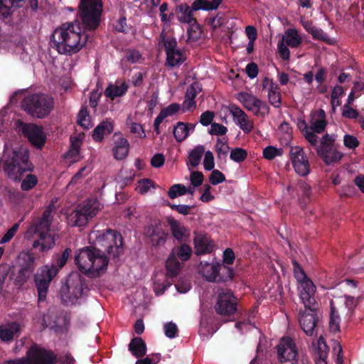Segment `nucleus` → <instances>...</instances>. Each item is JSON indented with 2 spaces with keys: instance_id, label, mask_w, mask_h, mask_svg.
<instances>
[{
  "instance_id": "1",
  "label": "nucleus",
  "mask_w": 364,
  "mask_h": 364,
  "mask_svg": "<svg viewBox=\"0 0 364 364\" xmlns=\"http://www.w3.org/2000/svg\"><path fill=\"white\" fill-rule=\"evenodd\" d=\"M92 247L79 250L75 257L79 270L90 277H98L104 274L109 260L105 255L116 257L122 254V237L116 231L111 230H93L88 236Z\"/></svg>"
},
{
  "instance_id": "2",
  "label": "nucleus",
  "mask_w": 364,
  "mask_h": 364,
  "mask_svg": "<svg viewBox=\"0 0 364 364\" xmlns=\"http://www.w3.org/2000/svg\"><path fill=\"white\" fill-rule=\"evenodd\" d=\"M87 36L82 32L78 23L72 22L62 24L56 28L50 37L51 46L58 53L72 55L84 48Z\"/></svg>"
},
{
  "instance_id": "3",
  "label": "nucleus",
  "mask_w": 364,
  "mask_h": 364,
  "mask_svg": "<svg viewBox=\"0 0 364 364\" xmlns=\"http://www.w3.org/2000/svg\"><path fill=\"white\" fill-rule=\"evenodd\" d=\"M55 211L54 205H49L41 217L32 220L26 232L25 237L28 240L34 235L38 236V239L33 243V247H39L41 252L48 251L55 245V238L50 229Z\"/></svg>"
},
{
  "instance_id": "4",
  "label": "nucleus",
  "mask_w": 364,
  "mask_h": 364,
  "mask_svg": "<svg viewBox=\"0 0 364 364\" xmlns=\"http://www.w3.org/2000/svg\"><path fill=\"white\" fill-rule=\"evenodd\" d=\"M4 169L7 175L14 181H20L23 172L31 171L28 164V153L26 149H12L5 144L3 156Z\"/></svg>"
},
{
  "instance_id": "5",
  "label": "nucleus",
  "mask_w": 364,
  "mask_h": 364,
  "mask_svg": "<svg viewBox=\"0 0 364 364\" xmlns=\"http://www.w3.org/2000/svg\"><path fill=\"white\" fill-rule=\"evenodd\" d=\"M70 249H65L60 256L56 259V265H45L38 269L35 276L36 285L38 292L39 301H44L51 280L57 275L59 269L62 268L68 261L70 254Z\"/></svg>"
},
{
  "instance_id": "6",
  "label": "nucleus",
  "mask_w": 364,
  "mask_h": 364,
  "mask_svg": "<svg viewBox=\"0 0 364 364\" xmlns=\"http://www.w3.org/2000/svg\"><path fill=\"white\" fill-rule=\"evenodd\" d=\"M88 291L84 278L78 272H72L61 287L60 297L65 304H75L82 300Z\"/></svg>"
},
{
  "instance_id": "7",
  "label": "nucleus",
  "mask_w": 364,
  "mask_h": 364,
  "mask_svg": "<svg viewBox=\"0 0 364 364\" xmlns=\"http://www.w3.org/2000/svg\"><path fill=\"white\" fill-rule=\"evenodd\" d=\"M294 274L298 283V291L300 299L306 309H316L315 294L316 287L314 282L306 275L296 262H294Z\"/></svg>"
},
{
  "instance_id": "8",
  "label": "nucleus",
  "mask_w": 364,
  "mask_h": 364,
  "mask_svg": "<svg viewBox=\"0 0 364 364\" xmlns=\"http://www.w3.org/2000/svg\"><path fill=\"white\" fill-rule=\"evenodd\" d=\"M102 6V0H80L79 16L87 29L95 30L99 26Z\"/></svg>"
},
{
  "instance_id": "9",
  "label": "nucleus",
  "mask_w": 364,
  "mask_h": 364,
  "mask_svg": "<svg viewBox=\"0 0 364 364\" xmlns=\"http://www.w3.org/2000/svg\"><path fill=\"white\" fill-rule=\"evenodd\" d=\"M103 205L97 200L89 199L78 205L68 216V224L71 226H84L88 220L102 210Z\"/></svg>"
},
{
  "instance_id": "10",
  "label": "nucleus",
  "mask_w": 364,
  "mask_h": 364,
  "mask_svg": "<svg viewBox=\"0 0 364 364\" xmlns=\"http://www.w3.org/2000/svg\"><path fill=\"white\" fill-rule=\"evenodd\" d=\"M22 106L33 117L43 118L48 115L53 108V99L45 94H35L26 97Z\"/></svg>"
},
{
  "instance_id": "11",
  "label": "nucleus",
  "mask_w": 364,
  "mask_h": 364,
  "mask_svg": "<svg viewBox=\"0 0 364 364\" xmlns=\"http://www.w3.org/2000/svg\"><path fill=\"white\" fill-rule=\"evenodd\" d=\"M237 99L245 109L257 117H264L269 113L267 103L252 94L240 92L237 95Z\"/></svg>"
},
{
  "instance_id": "12",
  "label": "nucleus",
  "mask_w": 364,
  "mask_h": 364,
  "mask_svg": "<svg viewBox=\"0 0 364 364\" xmlns=\"http://www.w3.org/2000/svg\"><path fill=\"white\" fill-rule=\"evenodd\" d=\"M335 139L333 136L326 134L322 138L321 144L317 147V154L327 165L338 161L343 154L333 147Z\"/></svg>"
},
{
  "instance_id": "13",
  "label": "nucleus",
  "mask_w": 364,
  "mask_h": 364,
  "mask_svg": "<svg viewBox=\"0 0 364 364\" xmlns=\"http://www.w3.org/2000/svg\"><path fill=\"white\" fill-rule=\"evenodd\" d=\"M21 268L18 275L12 274L11 279L16 284H23L31 275L34 269L35 257L29 252H22L18 255Z\"/></svg>"
},
{
  "instance_id": "14",
  "label": "nucleus",
  "mask_w": 364,
  "mask_h": 364,
  "mask_svg": "<svg viewBox=\"0 0 364 364\" xmlns=\"http://www.w3.org/2000/svg\"><path fill=\"white\" fill-rule=\"evenodd\" d=\"M237 299L230 290L222 289L218 293L215 306L216 312L220 315L228 316L237 310Z\"/></svg>"
},
{
  "instance_id": "15",
  "label": "nucleus",
  "mask_w": 364,
  "mask_h": 364,
  "mask_svg": "<svg viewBox=\"0 0 364 364\" xmlns=\"http://www.w3.org/2000/svg\"><path fill=\"white\" fill-rule=\"evenodd\" d=\"M289 156L294 171L297 174L301 176H306L310 173L309 162L301 147H291Z\"/></svg>"
},
{
  "instance_id": "16",
  "label": "nucleus",
  "mask_w": 364,
  "mask_h": 364,
  "mask_svg": "<svg viewBox=\"0 0 364 364\" xmlns=\"http://www.w3.org/2000/svg\"><path fill=\"white\" fill-rule=\"evenodd\" d=\"M27 364H54L56 356L53 352L38 346L31 347L26 353Z\"/></svg>"
},
{
  "instance_id": "17",
  "label": "nucleus",
  "mask_w": 364,
  "mask_h": 364,
  "mask_svg": "<svg viewBox=\"0 0 364 364\" xmlns=\"http://www.w3.org/2000/svg\"><path fill=\"white\" fill-rule=\"evenodd\" d=\"M230 113L232 116L234 122L245 133H250L253 130L254 123L252 119L239 107L230 105L228 107Z\"/></svg>"
},
{
  "instance_id": "18",
  "label": "nucleus",
  "mask_w": 364,
  "mask_h": 364,
  "mask_svg": "<svg viewBox=\"0 0 364 364\" xmlns=\"http://www.w3.org/2000/svg\"><path fill=\"white\" fill-rule=\"evenodd\" d=\"M297 355V348L293 340L289 337L282 338L277 346V356L280 361L293 360Z\"/></svg>"
},
{
  "instance_id": "19",
  "label": "nucleus",
  "mask_w": 364,
  "mask_h": 364,
  "mask_svg": "<svg viewBox=\"0 0 364 364\" xmlns=\"http://www.w3.org/2000/svg\"><path fill=\"white\" fill-rule=\"evenodd\" d=\"M23 131L33 146L41 148L44 145L46 137L42 127L28 124L23 126Z\"/></svg>"
},
{
  "instance_id": "20",
  "label": "nucleus",
  "mask_w": 364,
  "mask_h": 364,
  "mask_svg": "<svg viewBox=\"0 0 364 364\" xmlns=\"http://www.w3.org/2000/svg\"><path fill=\"white\" fill-rule=\"evenodd\" d=\"M316 309H306V311L301 314L299 321L301 328L307 336H312L317 323Z\"/></svg>"
},
{
  "instance_id": "21",
  "label": "nucleus",
  "mask_w": 364,
  "mask_h": 364,
  "mask_svg": "<svg viewBox=\"0 0 364 364\" xmlns=\"http://www.w3.org/2000/svg\"><path fill=\"white\" fill-rule=\"evenodd\" d=\"M331 303H334V306H336L341 314L350 316L358 304L359 298L344 295L331 300Z\"/></svg>"
},
{
  "instance_id": "22",
  "label": "nucleus",
  "mask_w": 364,
  "mask_h": 364,
  "mask_svg": "<svg viewBox=\"0 0 364 364\" xmlns=\"http://www.w3.org/2000/svg\"><path fill=\"white\" fill-rule=\"evenodd\" d=\"M262 87L268 92L269 102L275 107L281 105V94L278 85L273 80L265 77L262 82Z\"/></svg>"
},
{
  "instance_id": "23",
  "label": "nucleus",
  "mask_w": 364,
  "mask_h": 364,
  "mask_svg": "<svg viewBox=\"0 0 364 364\" xmlns=\"http://www.w3.org/2000/svg\"><path fill=\"white\" fill-rule=\"evenodd\" d=\"M220 267L221 264L217 262H213L211 263L200 262L199 272L208 281H218L220 279L218 272Z\"/></svg>"
},
{
  "instance_id": "24",
  "label": "nucleus",
  "mask_w": 364,
  "mask_h": 364,
  "mask_svg": "<svg viewBox=\"0 0 364 364\" xmlns=\"http://www.w3.org/2000/svg\"><path fill=\"white\" fill-rule=\"evenodd\" d=\"M200 90L199 85L196 82L193 83L187 88L185 100L182 105L183 112L192 111L196 107L195 98Z\"/></svg>"
},
{
  "instance_id": "25",
  "label": "nucleus",
  "mask_w": 364,
  "mask_h": 364,
  "mask_svg": "<svg viewBox=\"0 0 364 364\" xmlns=\"http://www.w3.org/2000/svg\"><path fill=\"white\" fill-rule=\"evenodd\" d=\"M115 139L112 148L114 157L117 160H122L127 157L129 150L128 141L121 134L114 135Z\"/></svg>"
},
{
  "instance_id": "26",
  "label": "nucleus",
  "mask_w": 364,
  "mask_h": 364,
  "mask_svg": "<svg viewBox=\"0 0 364 364\" xmlns=\"http://www.w3.org/2000/svg\"><path fill=\"white\" fill-rule=\"evenodd\" d=\"M193 242L196 254L198 255L210 253L214 247L213 241L208 236L202 234H196Z\"/></svg>"
},
{
  "instance_id": "27",
  "label": "nucleus",
  "mask_w": 364,
  "mask_h": 364,
  "mask_svg": "<svg viewBox=\"0 0 364 364\" xmlns=\"http://www.w3.org/2000/svg\"><path fill=\"white\" fill-rule=\"evenodd\" d=\"M301 23L304 29L310 33L314 38L327 42L329 44H332L333 43V41L323 33L321 29L315 27L311 21H306L304 18H301Z\"/></svg>"
},
{
  "instance_id": "28",
  "label": "nucleus",
  "mask_w": 364,
  "mask_h": 364,
  "mask_svg": "<svg viewBox=\"0 0 364 364\" xmlns=\"http://www.w3.org/2000/svg\"><path fill=\"white\" fill-rule=\"evenodd\" d=\"M310 124L314 132L321 133L326 126L325 112L322 109L313 112L311 114Z\"/></svg>"
},
{
  "instance_id": "29",
  "label": "nucleus",
  "mask_w": 364,
  "mask_h": 364,
  "mask_svg": "<svg viewBox=\"0 0 364 364\" xmlns=\"http://www.w3.org/2000/svg\"><path fill=\"white\" fill-rule=\"evenodd\" d=\"M146 234L150 237L152 244L155 246L164 244L168 236L167 232L164 231L161 225L150 227Z\"/></svg>"
},
{
  "instance_id": "30",
  "label": "nucleus",
  "mask_w": 364,
  "mask_h": 364,
  "mask_svg": "<svg viewBox=\"0 0 364 364\" xmlns=\"http://www.w3.org/2000/svg\"><path fill=\"white\" fill-rule=\"evenodd\" d=\"M20 326L17 323H9L0 326V339L4 342H8L18 333Z\"/></svg>"
},
{
  "instance_id": "31",
  "label": "nucleus",
  "mask_w": 364,
  "mask_h": 364,
  "mask_svg": "<svg viewBox=\"0 0 364 364\" xmlns=\"http://www.w3.org/2000/svg\"><path fill=\"white\" fill-rule=\"evenodd\" d=\"M128 89V84L125 82H117L109 85L105 90V94L107 97L114 99V97L124 95Z\"/></svg>"
},
{
  "instance_id": "32",
  "label": "nucleus",
  "mask_w": 364,
  "mask_h": 364,
  "mask_svg": "<svg viewBox=\"0 0 364 364\" xmlns=\"http://www.w3.org/2000/svg\"><path fill=\"white\" fill-rule=\"evenodd\" d=\"M113 131V125L111 121L105 120L97 125L92 133V138L96 141H102L104 136Z\"/></svg>"
},
{
  "instance_id": "33",
  "label": "nucleus",
  "mask_w": 364,
  "mask_h": 364,
  "mask_svg": "<svg viewBox=\"0 0 364 364\" xmlns=\"http://www.w3.org/2000/svg\"><path fill=\"white\" fill-rule=\"evenodd\" d=\"M195 126L192 124L178 122L173 129V135L178 141H182L194 130Z\"/></svg>"
},
{
  "instance_id": "34",
  "label": "nucleus",
  "mask_w": 364,
  "mask_h": 364,
  "mask_svg": "<svg viewBox=\"0 0 364 364\" xmlns=\"http://www.w3.org/2000/svg\"><path fill=\"white\" fill-rule=\"evenodd\" d=\"M168 223L170 225L172 234L176 240L183 241L186 239L188 237V231L183 225L172 218L168 219Z\"/></svg>"
},
{
  "instance_id": "35",
  "label": "nucleus",
  "mask_w": 364,
  "mask_h": 364,
  "mask_svg": "<svg viewBox=\"0 0 364 364\" xmlns=\"http://www.w3.org/2000/svg\"><path fill=\"white\" fill-rule=\"evenodd\" d=\"M282 42L288 46L296 48L301 43L302 38L297 30L295 28H288L282 36Z\"/></svg>"
},
{
  "instance_id": "36",
  "label": "nucleus",
  "mask_w": 364,
  "mask_h": 364,
  "mask_svg": "<svg viewBox=\"0 0 364 364\" xmlns=\"http://www.w3.org/2000/svg\"><path fill=\"white\" fill-rule=\"evenodd\" d=\"M176 14L178 20L181 23H192L195 21L192 16V10L186 4L177 6Z\"/></svg>"
},
{
  "instance_id": "37",
  "label": "nucleus",
  "mask_w": 364,
  "mask_h": 364,
  "mask_svg": "<svg viewBox=\"0 0 364 364\" xmlns=\"http://www.w3.org/2000/svg\"><path fill=\"white\" fill-rule=\"evenodd\" d=\"M129 350L136 358H141L146 352V346L141 338H134L129 345Z\"/></svg>"
},
{
  "instance_id": "38",
  "label": "nucleus",
  "mask_w": 364,
  "mask_h": 364,
  "mask_svg": "<svg viewBox=\"0 0 364 364\" xmlns=\"http://www.w3.org/2000/svg\"><path fill=\"white\" fill-rule=\"evenodd\" d=\"M168 275L164 273L156 274L154 277V289L156 295L162 294L170 286V282L167 279Z\"/></svg>"
},
{
  "instance_id": "39",
  "label": "nucleus",
  "mask_w": 364,
  "mask_h": 364,
  "mask_svg": "<svg viewBox=\"0 0 364 364\" xmlns=\"http://www.w3.org/2000/svg\"><path fill=\"white\" fill-rule=\"evenodd\" d=\"M71 145L68 151L65 154V157L69 159L71 161H75L78 159L80 154V149L81 146V137L71 136L70 137Z\"/></svg>"
},
{
  "instance_id": "40",
  "label": "nucleus",
  "mask_w": 364,
  "mask_h": 364,
  "mask_svg": "<svg viewBox=\"0 0 364 364\" xmlns=\"http://www.w3.org/2000/svg\"><path fill=\"white\" fill-rule=\"evenodd\" d=\"M185 60L186 56L184 53L179 49L173 51H169L168 53H166V63L168 66H179Z\"/></svg>"
},
{
  "instance_id": "41",
  "label": "nucleus",
  "mask_w": 364,
  "mask_h": 364,
  "mask_svg": "<svg viewBox=\"0 0 364 364\" xmlns=\"http://www.w3.org/2000/svg\"><path fill=\"white\" fill-rule=\"evenodd\" d=\"M26 0H0V13L4 17L9 14L11 8H20L23 6Z\"/></svg>"
},
{
  "instance_id": "42",
  "label": "nucleus",
  "mask_w": 364,
  "mask_h": 364,
  "mask_svg": "<svg viewBox=\"0 0 364 364\" xmlns=\"http://www.w3.org/2000/svg\"><path fill=\"white\" fill-rule=\"evenodd\" d=\"M204 151L205 149L203 146H198L191 151L188 164L189 169H191V167L195 168L200 164Z\"/></svg>"
},
{
  "instance_id": "43",
  "label": "nucleus",
  "mask_w": 364,
  "mask_h": 364,
  "mask_svg": "<svg viewBox=\"0 0 364 364\" xmlns=\"http://www.w3.org/2000/svg\"><path fill=\"white\" fill-rule=\"evenodd\" d=\"M339 311L336 306H334V303H331V315L329 321L330 331L336 333L340 329V316Z\"/></svg>"
},
{
  "instance_id": "44",
  "label": "nucleus",
  "mask_w": 364,
  "mask_h": 364,
  "mask_svg": "<svg viewBox=\"0 0 364 364\" xmlns=\"http://www.w3.org/2000/svg\"><path fill=\"white\" fill-rule=\"evenodd\" d=\"M166 268L168 277H175L178 274L181 268V264L177 260L174 252H172L166 261Z\"/></svg>"
},
{
  "instance_id": "45",
  "label": "nucleus",
  "mask_w": 364,
  "mask_h": 364,
  "mask_svg": "<svg viewBox=\"0 0 364 364\" xmlns=\"http://www.w3.org/2000/svg\"><path fill=\"white\" fill-rule=\"evenodd\" d=\"M127 126L129 128L130 132L134 134L136 137L144 139L146 137L145 132L140 124L133 122L130 116H129L126 121Z\"/></svg>"
},
{
  "instance_id": "46",
  "label": "nucleus",
  "mask_w": 364,
  "mask_h": 364,
  "mask_svg": "<svg viewBox=\"0 0 364 364\" xmlns=\"http://www.w3.org/2000/svg\"><path fill=\"white\" fill-rule=\"evenodd\" d=\"M77 123L84 129L92 127L91 119L86 108H82L77 115Z\"/></svg>"
},
{
  "instance_id": "47",
  "label": "nucleus",
  "mask_w": 364,
  "mask_h": 364,
  "mask_svg": "<svg viewBox=\"0 0 364 364\" xmlns=\"http://www.w3.org/2000/svg\"><path fill=\"white\" fill-rule=\"evenodd\" d=\"M154 189H155L154 182L147 178L139 181L136 187V191L141 194H145Z\"/></svg>"
},
{
  "instance_id": "48",
  "label": "nucleus",
  "mask_w": 364,
  "mask_h": 364,
  "mask_svg": "<svg viewBox=\"0 0 364 364\" xmlns=\"http://www.w3.org/2000/svg\"><path fill=\"white\" fill-rule=\"evenodd\" d=\"M38 183V178L35 175L28 174L22 180L21 188L23 191H29L34 188Z\"/></svg>"
},
{
  "instance_id": "49",
  "label": "nucleus",
  "mask_w": 364,
  "mask_h": 364,
  "mask_svg": "<svg viewBox=\"0 0 364 364\" xmlns=\"http://www.w3.org/2000/svg\"><path fill=\"white\" fill-rule=\"evenodd\" d=\"M283 154V149L281 148H277L272 146H267L263 150V156L268 160H272L277 156H282Z\"/></svg>"
},
{
  "instance_id": "50",
  "label": "nucleus",
  "mask_w": 364,
  "mask_h": 364,
  "mask_svg": "<svg viewBox=\"0 0 364 364\" xmlns=\"http://www.w3.org/2000/svg\"><path fill=\"white\" fill-rule=\"evenodd\" d=\"M93 166L92 162H87L79 171L73 177L70 183H76L87 176L92 170Z\"/></svg>"
},
{
  "instance_id": "51",
  "label": "nucleus",
  "mask_w": 364,
  "mask_h": 364,
  "mask_svg": "<svg viewBox=\"0 0 364 364\" xmlns=\"http://www.w3.org/2000/svg\"><path fill=\"white\" fill-rule=\"evenodd\" d=\"M181 106L179 104L173 103L168 105L167 107L163 109L159 116L162 119H165L168 117H171L176 114L180 110Z\"/></svg>"
},
{
  "instance_id": "52",
  "label": "nucleus",
  "mask_w": 364,
  "mask_h": 364,
  "mask_svg": "<svg viewBox=\"0 0 364 364\" xmlns=\"http://www.w3.org/2000/svg\"><path fill=\"white\" fill-rule=\"evenodd\" d=\"M185 194H186V186L183 184L173 185L168 192V195L171 199Z\"/></svg>"
},
{
  "instance_id": "53",
  "label": "nucleus",
  "mask_w": 364,
  "mask_h": 364,
  "mask_svg": "<svg viewBox=\"0 0 364 364\" xmlns=\"http://www.w3.org/2000/svg\"><path fill=\"white\" fill-rule=\"evenodd\" d=\"M247 156V151L242 148H235L230 151V158L233 161L240 163L243 161Z\"/></svg>"
},
{
  "instance_id": "54",
  "label": "nucleus",
  "mask_w": 364,
  "mask_h": 364,
  "mask_svg": "<svg viewBox=\"0 0 364 364\" xmlns=\"http://www.w3.org/2000/svg\"><path fill=\"white\" fill-rule=\"evenodd\" d=\"M315 349L318 357L328 356V348L322 336H320L318 339Z\"/></svg>"
},
{
  "instance_id": "55",
  "label": "nucleus",
  "mask_w": 364,
  "mask_h": 364,
  "mask_svg": "<svg viewBox=\"0 0 364 364\" xmlns=\"http://www.w3.org/2000/svg\"><path fill=\"white\" fill-rule=\"evenodd\" d=\"M176 254L182 261H186L190 258L192 250L190 246L183 244L176 250Z\"/></svg>"
},
{
  "instance_id": "56",
  "label": "nucleus",
  "mask_w": 364,
  "mask_h": 364,
  "mask_svg": "<svg viewBox=\"0 0 364 364\" xmlns=\"http://www.w3.org/2000/svg\"><path fill=\"white\" fill-rule=\"evenodd\" d=\"M19 228V224H14L11 228H9L7 232L3 235L1 239L0 240V244H6L11 241L12 238L15 236L16 232H18Z\"/></svg>"
},
{
  "instance_id": "57",
  "label": "nucleus",
  "mask_w": 364,
  "mask_h": 364,
  "mask_svg": "<svg viewBox=\"0 0 364 364\" xmlns=\"http://www.w3.org/2000/svg\"><path fill=\"white\" fill-rule=\"evenodd\" d=\"M164 333L169 338H175L178 334V327L175 323H166L164 326Z\"/></svg>"
},
{
  "instance_id": "58",
  "label": "nucleus",
  "mask_w": 364,
  "mask_h": 364,
  "mask_svg": "<svg viewBox=\"0 0 364 364\" xmlns=\"http://www.w3.org/2000/svg\"><path fill=\"white\" fill-rule=\"evenodd\" d=\"M204 168L206 171H211L215 167V160L213 154L210 151H207L205 153L203 159Z\"/></svg>"
},
{
  "instance_id": "59",
  "label": "nucleus",
  "mask_w": 364,
  "mask_h": 364,
  "mask_svg": "<svg viewBox=\"0 0 364 364\" xmlns=\"http://www.w3.org/2000/svg\"><path fill=\"white\" fill-rule=\"evenodd\" d=\"M161 42L164 43L166 53L169 51H173L178 49L176 48L177 42L175 38H166L161 36Z\"/></svg>"
},
{
  "instance_id": "60",
  "label": "nucleus",
  "mask_w": 364,
  "mask_h": 364,
  "mask_svg": "<svg viewBox=\"0 0 364 364\" xmlns=\"http://www.w3.org/2000/svg\"><path fill=\"white\" fill-rule=\"evenodd\" d=\"M224 174L218 170H213L211 173L209 181L212 185H217L225 181Z\"/></svg>"
},
{
  "instance_id": "61",
  "label": "nucleus",
  "mask_w": 364,
  "mask_h": 364,
  "mask_svg": "<svg viewBox=\"0 0 364 364\" xmlns=\"http://www.w3.org/2000/svg\"><path fill=\"white\" fill-rule=\"evenodd\" d=\"M343 144L346 148L352 149L356 148L359 142L355 136L350 134H346L343 137Z\"/></svg>"
},
{
  "instance_id": "62",
  "label": "nucleus",
  "mask_w": 364,
  "mask_h": 364,
  "mask_svg": "<svg viewBox=\"0 0 364 364\" xmlns=\"http://www.w3.org/2000/svg\"><path fill=\"white\" fill-rule=\"evenodd\" d=\"M189 180L191 181V184L193 186H200L204 180L203 174L200 171H191Z\"/></svg>"
},
{
  "instance_id": "63",
  "label": "nucleus",
  "mask_w": 364,
  "mask_h": 364,
  "mask_svg": "<svg viewBox=\"0 0 364 364\" xmlns=\"http://www.w3.org/2000/svg\"><path fill=\"white\" fill-rule=\"evenodd\" d=\"M227 132L228 129L226 127L220 124L212 123L209 133L213 135H224Z\"/></svg>"
},
{
  "instance_id": "64",
  "label": "nucleus",
  "mask_w": 364,
  "mask_h": 364,
  "mask_svg": "<svg viewBox=\"0 0 364 364\" xmlns=\"http://www.w3.org/2000/svg\"><path fill=\"white\" fill-rule=\"evenodd\" d=\"M125 59L131 63H140L141 55L137 50H129L126 53Z\"/></svg>"
}]
</instances>
